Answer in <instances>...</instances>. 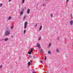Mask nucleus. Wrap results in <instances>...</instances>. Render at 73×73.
Returning a JSON list of instances; mask_svg holds the SVG:
<instances>
[{"instance_id": "1", "label": "nucleus", "mask_w": 73, "mask_h": 73, "mask_svg": "<svg viewBox=\"0 0 73 73\" xmlns=\"http://www.w3.org/2000/svg\"><path fill=\"white\" fill-rule=\"evenodd\" d=\"M9 35H10V32L8 31H6L5 33V36H8Z\"/></svg>"}, {"instance_id": "2", "label": "nucleus", "mask_w": 73, "mask_h": 73, "mask_svg": "<svg viewBox=\"0 0 73 73\" xmlns=\"http://www.w3.org/2000/svg\"><path fill=\"white\" fill-rule=\"evenodd\" d=\"M27 13L28 14H29L30 12V9H28L27 10Z\"/></svg>"}, {"instance_id": "3", "label": "nucleus", "mask_w": 73, "mask_h": 73, "mask_svg": "<svg viewBox=\"0 0 73 73\" xmlns=\"http://www.w3.org/2000/svg\"><path fill=\"white\" fill-rule=\"evenodd\" d=\"M27 15H25V16H24L23 18V20H25V19H26V17H27Z\"/></svg>"}, {"instance_id": "4", "label": "nucleus", "mask_w": 73, "mask_h": 73, "mask_svg": "<svg viewBox=\"0 0 73 73\" xmlns=\"http://www.w3.org/2000/svg\"><path fill=\"white\" fill-rule=\"evenodd\" d=\"M37 46L38 48H40V45L38 43H37Z\"/></svg>"}, {"instance_id": "5", "label": "nucleus", "mask_w": 73, "mask_h": 73, "mask_svg": "<svg viewBox=\"0 0 73 73\" xmlns=\"http://www.w3.org/2000/svg\"><path fill=\"white\" fill-rule=\"evenodd\" d=\"M73 21H70V25H73Z\"/></svg>"}, {"instance_id": "6", "label": "nucleus", "mask_w": 73, "mask_h": 73, "mask_svg": "<svg viewBox=\"0 0 73 73\" xmlns=\"http://www.w3.org/2000/svg\"><path fill=\"white\" fill-rule=\"evenodd\" d=\"M31 65V62H29L28 63V66H30Z\"/></svg>"}, {"instance_id": "7", "label": "nucleus", "mask_w": 73, "mask_h": 73, "mask_svg": "<svg viewBox=\"0 0 73 73\" xmlns=\"http://www.w3.org/2000/svg\"><path fill=\"white\" fill-rule=\"evenodd\" d=\"M28 25V22H26L25 23V25Z\"/></svg>"}, {"instance_id": "8", "label": "nucleus", "mask_w": 73, "mask_h": 73, "mask_svg": "<svg viewBox=\"0 0 73 73\" xmlns=\"http://www.w3.org/2000/svg\"><path fill=\"white\" fill-rule=\"evenodd\" d=\"M33 49H34L33 48H32L31 49V52L32 53L33 52Z\"/></svg>"}, {"instance_id": "9", "label": "nucleus", "mask_w": 73, "mask_h": 73, "mask_svg": "<svg viewBox=\"0 0 73 73\" xmlns=\"http://www.w3.org/2000/svg\"><path fill=\"white\" fill-rule=\"evenodd\" d=\"M8 38H6L5 39V41H8Z\"/></svg>"}, {"instance_id": "10", "label": "nucleus", "mask_w": 73, "mask_h": 73, "mask_svg": "<svg viewBox=\"0 0 73 73\" xmlns=\"http://www.w3.org/2000/svg\"><path fill=\"white\" fill-rule=\"evenodd\" d=\"M56 50V52H57V53H58L59 52V50H58V49H57Z\"/></svg>"}, {"instance_id": "11", "label": "nucleus", "mask_w": 73, "mask_h": 73, "mask_svg": "<svg viewBox=\"0 0 73 73\" xmlns=\"http://www.w3.org/2000/svg\"><path fill=\"white\" fill-rule=\"evenodd\" d=\"M48 54H51V52H50V51H48Z\"/></svg>"}, {"instance_id": "12", "label": "nucleus", "mask_w": 73, "mask_h": 73, "mask_svg": "<svg viewBox=\"0 0 73 73\" xmlns=\"http://www.w3.org/2000/svg\"><path fill=\"white\" fill-rule=\"evenodd\" d=\"M40 52L41 53H42L43 52L42 51V50H40Z\"/></svg>"}, {"instance_id": "13", "label": "nucleus", "mask_w": 73, "mask_h": 73, "mask_svg": "<svg viewBox=\"0 0 73 73\" xmlns=\"http://www.w3.org/2000/svg\"><path fill=\"white\" fill-rule=\"evenodd\" d=\"M27 25H25L24 29H26V28H27Z\"/></svg>"}, {"instance_id": "14", "label": "nucleus", "mask_w": 73, "mask_h": 73, "mask_svg": "<svg viewBox=\"0 0 73 73\" xmlns=\"http://www.w3.org/2000/svg\"><path fill=\"white\" fill-rule=\"evenodd\" d=\"M12 19V17H9V20H10Z\"/></svg>"}, {"instance_id": "15", "label": "nucleus", "mask_w": 73, "mask_h": 73, "mask_svg": "<svg viewBox=\"0 0 73 73\" xmlns=\"http://www.w3.org/2000/svg\"><path fill=\"white\" fill-rule=\"evenodd\" d=\"M20 15H23V12H21L20 13Z\"/></svg>"}, {"instance_id": "16", "label": "nucleus", "mask_w": 73, "mask_h": 73, "mask_svg": "<svg viewBox=\"0 0 73 73\" xmlns=\"http://www.w3.org/2000/svg\"><path fill=\"white\" fill-rule=\"evenodd\" d=\"M3 6V4L2 3H1L0 4V7H1Z\"/></svg>"}, {"instance_id": "17", "label": "nucleus", "mask_w": 73, "mask_h": 73, "mask_svg": "<svg viewBox=\"0 0 73 73\" xmlns=\"http://www.w3.org/2000/svg\"><path fill=\"white\" fill-rule=\"evenodd\" d=\"M32 53L31 51L28 52V53L29 54H31Z\"/></svg>"}, {"instance_id": "18", "label": "nucleus", "mask_w": 73, "mask_h": 73, "mask_svg": "<svg viewBox=\"0 0 73 73\" xmlns=\"http://www.w3.org/2000/svg\"><path fill=\"white\" fill-rule=\"evenodd\" d=\"M41 29H42V26H41L40 27V28L39 29L40 30H41Z\"/></svg>"}, {"instance_id": "19", "label": "nucleus", "mask_w": 73, "mask_h": 73, "mask_svg": "<svg viewBox=\"0 0 73 73\" xmlns=\"http://www.w3.org/2000/svg\"><path fill=\"white\" fill-rule=\"evenodd\" d=\"M25 33H26V30H24V34H25Z\"/></svg>"}, {"instance_id": "20", "label": "nucleus", "mask_w": 73, "mask_h": 73, "mask_svg": "<svg viewBox=\"0 0 73 73\" xmlns=\"http://www.w3.org/2000/svg\"><path fill=\"white\" fill-rule=\"evenodd\" d=\"M25 0H23V1H22V3L23 4H24V1Z\"/></svg>"}, {"instance_id": "21", "label": "nucleus", "mask_w": 73, "mask_h": 73, "mask_svg": "<svg viewBox=\"0 0 73 73\" xmlns=\"http://www.w3.org/2000/svg\"><path fill=\"white\" fill-rule=\"evenodd\" d=\"M50 15L51 17H53V15L52 14H51Z\"/></svg>"}, {"instance_id": "22", "label": "nucleus", "mask_w": 73, "mask_h": 73, "mask_svg": "<svg viewBox=\"0 0 73 73\" xmlns=\"http://www.w3.org/2000/svg\"><path fill=\"white\" fill-rule=\"evenodd\" d=\"M51 45V43H50V44H49V47H50Z\"/></svg>"}, {"instance_id": "23", "label": "nucleus", "mask_w": 73, "mask_h": 73, "mask_svg": "<svg viewBox=\"0 0 73 73\" xmlns=\"http://www.w3.org/2000/svg\"><path fill=\"white\" fill-rule=\"evenodd\" d=\"M2 67H3V66L2 65H1L0 66V68H2Z\"/></svg>"}, {"instance_id": "24", "label": "nucleus", "mask_w": 73, "mask_h": 73, "mask_svg": "<svg viewBox=\"0 0 73 73\" xmlns=\"http://www.w3.org/2000/svg\"><path fill=\"white\" fill-rule=\"evenodd\" d=\"M13 26L11 27V29H13Z\"/></svg>"}, {"instance_id": "25", "label": "nucleus", "mask_w": 73, "mask_h": 73, "mask_svg": "<svg viewBox=\"0 0 73 73\" xmlns=\"http://www.w3.org/2000/svg\"><path fill=\"white\" fill-rule=\"evenodd\" d=\"M46 60V56L45 57V58L44 60Z\"/></svg>"}, {"instance_id": "26", "label": "nucleus", "mask_w": 73, "mask_h": 73, "mask_svg": "<svg viewBox=\"0 0 73 73\" xmlns=\"http://www.w3.org/2000/svg\"><path fill=\"white\" fill-rule=\"evenodd\" d=\"M24 9H23L21 10V11L22 12H24Z\"/></svg>"}, {"instance_id": "27", "label": "nucleus", "mask_w": 73, "mask_h": 73, "mask_svg": "<svg viewBox=\"0 0 73 73\" xmlns=\"http://www.w3.org/2000/svg\"><path fill=\"white\" fill-rule=\"evenodd\" d=\"M37 26V24H36V25L35 26V27H36Z\"/></svg>"}, {"instance_id": "28", "label": "nucleus", "mask_w": 73, "mask_h": 73, "mask_svg": "<svg viewBox=\"0 0 73 73\" xmlns=\"http://www.w3.org/2000/svg\"><path fill=\"white\" fill-rule=\"evenodd\" d=\"M40 62H41V63H42V61L40 60Z\"/></svg>"}, {"instance_id": "29", "label": "nucleus", "mask_w": 73, "mask_h": 73, "mask_svg": "<svg viewBox=\"0 0 73 73\" xmlns=\"http://www.w3.org/2000/svg\"><path fill=\"white\" fill-rule=\"evenodd\" d=\"M11 38H13V35H12V36H11Z\"/></svg>"}, {"instance_id": "30", "label": "nucleus", "mask_w": 73, "mask_h": 73, "mask_svg": "<svg viewBox=\"0 0 73 73\" xmlns=\"http://www.w3.org/2000/svg\"><path fill=\"white\" fill-rule=\"evenodd\" d=\"M33 58H36V57L35 56H33Z\"/></svg>"}, {"instance_id": "31", "label": "nucleus", "mask_w": 73, "mask_h": 73, "mask_svg": "<svg viewBox=\"0 0 73 73\" xmlns=\"http://www.w3.org/2000/svg\"><path fill=\"white\" fill-rule=\"evenodd\" d=\"M41 40V38H39L38 40Z\"/></svg>"}, {"instance_id": "32", "label": "nucleus", "mask_w": 73, "mask_h": 73, "mask_svg": "<svg viewBox=\"0 0 73 73\" xmlns=\"http://www.w3.org/2000/svg\"><path fill=\"white\" fill-rule=\"evenodd\" d=\"M45 4H43V6H45Z\"/></svg>"}, {"instance_id": "33", "label": "nucleus", "mask_w": 73, "mask_h": 73, "mask_svg": "<svg viewBox=\"0 0 73 73\" xmlns=\"http://www.w3.org/2000/svg\"><path fill=\"white\" fill-rule=\"evenodd\" d=\"M57 39H58H58H59V37H57Z\"/></svg>"}, {"instance_id": "34", "label": "nucleus", "mask_w": 73, "mask_h": 73, "mask_svg": "<svg viewBox=\"0 0 73 73\" xmlns=\"http://www.w3.org/2000/svg\"><path fill=\"white\" fill-rule=\"evenodd\" d=\"M68 1H69V0H66V1L67 2H68Z\"/></svg>"}, {"instance_id": "35", "label": "nucleus", "mask_w": 73, "mask_h": 73, "mask_svg": "<svg viewBox=\"0 0 73 73\" xmlns=\"http://www.w3.org/2000/svg\"><path fill=\"white\" fill-rule=\"evenodd\" d=\"M30 62H31V63H32V61H30Z\"/></svg>"}, {"instance_id": "36", "label": "nucleus", "mask_w": 73, "mask_h": 73, "mask_svg": "<svg viewBox=\"0 0 73 73\" xmlns=\"http://www.w3.org/2000/svg\"><path fill=\"white\" fill-rule=\"evenodd\" d=\"M11 1V0H9V2H10V1Z\"/></svg>"}, {"instance_id": "37", "label": "nucleus", "mask_w": 73, "mask_h": 73, "mask_svg": "<svg viewBox=\"0 0 73 73\" xmlns=\"http://www.w3.org/2000/svg\"><path fill=\"white\" fill-rule=\"evenodd\" d=\"M29 57H31V56H29Z\"/></svg>"}, {"instance_id": "38", "label": "nucleus", "mask_w": 73, "mask_h": 73, "mask_svg": "<svg viewBox=\"0 0 73 73\" xmlns=\"http://www.w3.org/2000/svg\"><path fill=\"white\" fill-rule=\"evenodd\" d=\"M47 0H46V1H47Z\"/></svg>"}]
</instances>
